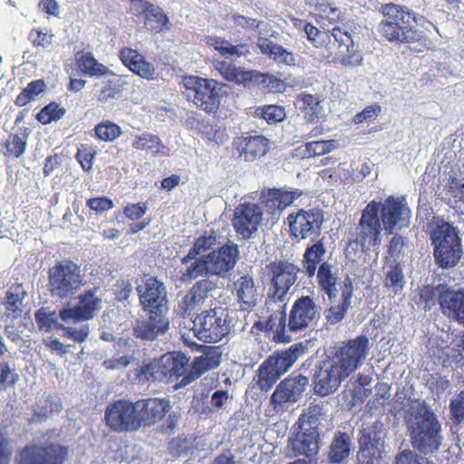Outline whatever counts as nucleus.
Segmentation results:
<instances>
[{
	"label": "nucleus",
	"mask_w": 464,
	"mask_h": 464,
	"mask_svg": "<svg viewBox=\"0 0 464 464\" xmlns=\"http://www.w3.org/2000/svg\"><path fill=\"white\" fill-rule=\"evenodd\" d=\"M370 348L369 339L363 335L343 343L332 356L316 366L313 382L315 393L324 397L334 392L362 365Z\"/></svg>",
	"instance_id": "obj_1"
},
{
	"label": "nucleus",
	"mask_w": 464,
	"mask_h": 464,
	"mask_svg": "<svg viewBox=\"0 0 464 464\" xmlns=\"http://www.w3.org/2000/svg\"><path fill=\"white\" fill-rule=\"evenodd\" d=\"M408 422L411 440L414 449L424 455L437 451L441 443V426L435 414L424 404L410 408Z\"/></svg>",
	"instance_id": "obj_2"
},
{
	"label": "nucleus",
	"mask_w": 464,
	"mask_h": 464,
	"mask_svg": "<svg viewBox=\"0 0 464 464\" xmlns=\"http://www.w3.org/2000/svg\"><path fill=\"white\" fill-rule=\"evenodd\" d=\"M271 271L274 292L266 300V305L267 311L272 310L273 314L269 316L267 324L270 329L278 331L285 327V300L290 287L297 279L298 268L294 264L279 261L272 264Z\"/></svg>",
	"instance_id": "obj_3"
},
{
	"label": "nucleus",
	"mask_w": 464,
	"mask_h": 464,
	"mask_svg": "<svg viewBox=\"0 0 464 464\" xmlns=\"http://www.w3.org/2000/svg\"><path fill=\"white\" fill-rule=\"evenodd\" d=\"M427 230L434 246L436 263L442 268L455 266L462 255L460 240L455 228L448 222L433 216Z\"/></svg>",
	"instance_id": "obj_4"
},
{
	"label": "nucleus",
	"mask_w": 464,
	"mask_h": 464,
	"mask_svg": "<svg viewBox=\"0 0 464 464\" xmlns=\"http://www.w3.org/2000/svg\"><path fill=\"white\" fill-rule=\"evenodd\" d=\"M231 327L227 311L223 307H215L198 314L193 320V327L188 334H182V339L187 345H194L195 342L190 339L192 333L193 336L204 343H218L229 334Z\"/></svg>",
	"instance_id": "obj_5"
},
{
	"label": "nucleus",
	"mask_w": 464,
	"mask_h": 464,
	"mask_svg": "<svg viewBox=\"0 0 464 464\" xmlns=\"http://www.w3.org/2000/svg\"><path fill=\"white\" fill-rule=\"evenodd\" d=\"M83 285L84 276L80 266L72 261H62L49 269L48 288L54 298H69Z\"/></svg>",
	"instance_id": "obj_6"
},
{
	"label": "nucleus",
	"mask_w": 464,
	"mask_h": 464,
	"mask_svg": "<svg viewBox=\"0 0 464 464\" xmlns=\"http://www.w3.org/2000/svg\"><path fill=\"white\" fill-rule=\"evenodd\" d=\"M185 88L184 95L188 101L206 111H213L219 104V97L224 92L225 84L212 79L201 78L195 75H186L182 78Z\"/></svg>",
	"instance_id": "obj_7"
},
{
	"label": "nucleus",
	"mask_w": 464,
	"mask_h": 464,
	"mask_svg": "<svg viewBox=\"0 0 464 464\" xmlns=\"http://www.w3.org/2000/svg\"><path fill=\"white\" fill-rule=\"evenodd\" d=\"M380 203L374 200L362 210L356 227V238L348 244V248L360 245L365 251L381 245L382 220L379 217ZM349 251V249H347Z\"/></svg>",
	"instance_id": "obj_8"
},
{
	"label": "nucleus",
	"mask_w": 464,
	"mask_h": 464,
	"mask_svg": "<svg viewBox=\"0 0 464 464\" xmlns=\"http://www.w3.org/2000/svg\"><path fill=\"white\" fill-rule=\"evenodd\" d=\"M319 419L315 414H303L298 420V430L290 439L289 447L294 456H314L320 448Z\"/></svg>",
	"instance_id": "obj_9"
},
{
	"label": "nucleus",
	"mask_w": 464,
	"mask_h": 464,
	"mask_svg": "<svg viewBox=\"0 0 464 464\" xmlns=\"http://www.w3.org/2000/svg\"><path fill=\"white\" fill-rule=\"evenodd\" d=\"M379 217L384 231L392 234L410 226L411 211L405 198L389 197L380 203Z\"/></svg>",
	"instance_id": "obj_10"
},
{
	"label": "nucleus",
	"mask_w": 464,
	"mask_h": 464,
	"mask_svg": "<svg viewBox=\"0 0 464 464\" xmlns=\"http://www.w3.org/2000/svg\"><path fill=\"white\" fill-rule=\"evenodd\" d=\"M76 305H66L60 310V319L65 324H78L92 320L101 310L102 299L97 290H88L78 296Z\"/></svg>",
	"instance_id": "obj_11"
},
{
	"label": "nucleus",
	"mask_w": 464,
	"mask_h": 464,
	"mask_svg": "<svg viewBox=\"0 0 464 464\" xmlns=\"http://www.w3.org/2000/svg\"><path fill=\"white\" fill-rule=\"evenodd\" d=\"M136 402L119 400L105 411V420L115 431H133L140 428Z\"/></svg>",
	"instance_id": "obj_12"
},
{
	"label": "nucleus",
	"mask_w": 464,
	"mask_h": 464,
	"mask_svg": "<svg viewBox=\"0 0 464 464\" xmlns=\"http://www.w3.org/2000/svg\"><path fill=\"white\" fill-rule=\"evenodd\" d=\"M308 383L309 379L302 374L283 380L270 399L274 409L277 411L287 410L290 405L300 400Z\"/></svg>",
	"instance_id": "obj_13"
},
{
	"label": "nucleus",
	"mask_w": 464,
	"mask_h": 464,
	"mask_svg": "<svg viewBox=\"0 0 464 464\" xmlns=\"http://www.w3.org/2000/svg\"><path fill=\"white\" fill-rule=\"evenodd\" d=\"M137 292L144 311L148 313H167V291L161 282L154 277L144 278L137 285Z\"/></svg>",
	"instance_id": "obj_14"
},
{
	"label": "nucleus",
	"mask_w": 464,
	"mask_h": 464,
	"mask_svg": "<svg viewBox=\"0 0 464 464\" xmlns=\"http://www.w3.org/2000/svg\"><path fill=\"white\" fill-rule=\"evenodd\" d=\"M291 235L295 238L317 237L321 234L324 215L321 210H300L287 218Z\"/></svg>",
	"instance_id": "obj_15"
},
{
	"label": "nucleus",
	"mask_w": 464,
	"mask_h": 464,
	"mask_svg": "<svg viewBox=\"0 0 464 464\" xmlns=\"http://www.w3.org/2000/svg\"><path fill=\"white\" fill-rule=\"evenodd\" d=\"M239 257L237 245H225L205 256L210 276L226 278L235 268Z\"/></svg>",
	"instance_id": "obj_16"
},
{
	"label": "nucleus",
	"mask_w": 464,
	"mask_h": 464,
	"mask_svg": "<svg viewBox=\"0 0 464 464\" xmlns=\"http://www.w3.org/2000/svg\"><path fill=\"white\" fill-rule=\"evenodd\" d=\"M262 218L263 211L258 205L254 203L241 204L235 210L233 226L242 238H250L257 231Z\"/></svg>",
	"instance_id": "obj_17"
},
{
	"label": "nucleus",
	"mask_w": 464,
	"mask_h": 464,
	"mask_svg": "<svg viewBox=\"0 0 464 464\" xmlns=\"http://www.w3.org/2000/svg\"><path fill=\"white\" fill-rule=\"evenodd\" d=\"M67 449L60 445L25 448L20 455V464H63Z\"/></svg>",
	"instance_id": "obj_18"
},
{
	"label": "nucleus",
	"mask_w": 464,
	"mask_h": 464,
	"mask_svg": "<svg viewBox=\"0 0 464 464\" xmlns=\"http://www.w3.org/2000/svg\"><path fill=\"white\" fill-rule=\"evenodd\" d=\"M417 24H401L382 19L377 26L378 33L391 43L412 44L422 38V32L417 30Z\"/></svg>",
	"instance_id": "obj_19"
},
{
	"label": "nucleus",
	"mask_w": 464,
	"mask_h": 464,
	"mask_svg": "<svg viewBox=\"0 0 464 464\" xmlns=\"http://www.w3.org/2000/svg\"><path fill=\"white\" fill-rule=\"evenodd\" d=\"M221 362V352L218 348H208L203 354L196 357L192 363L188 364V373L175 385L176 388L185 387L204 372L217 368Z\"/></svg>",
	"instance_id": "obj_20"
},
{
	"label": "nucleus",
	"mask_w": 464,
	"mask_h": 464,
	"mask_svg": "<svg viewBox=\"0 0 464 464\" xmlns=\"http://www.w3.org/2000/svg\"><path fill=\"white\" fill-rule=\"evenodd\" d=\"M319 314L317 305L309 296L298 298L289 314L287 326L290 331L297 332L307 328Z\"/></svg>",
	"instance_id": "obj_21"
},
{
	"label": "nucleus",
	"mask_w": 464,
	"mask_h": 464,
	"mask_svg": "<svg viewBox=\"0 0 464 464\" xmlns=\"http://www.w3.org/2000/svg\"><path fill=\"white\" fill-rule=\"evenodd\" d=\"M149 317L136 321L134 335L144 341H153L165 334L169 326L166 314L148 313Z\"/></svg>",
	"instance_id": "obj_22"
},
{
	"label": "nucleus",
	"mask_w": 464,
	"mask_h": 464,
	"mask_svg": "<svg viewBox=\"0 0 464 464\" xmlns=\"http://www.w3.org/2000/svg\"><path fill=\"white\" fill-rule=\"evenodd\" d=\"M189 359L182 353H167L160 357V367L163 373V382L179 381L188 373Z\"/></svg>",
	"instance_id": "obj_23"
},
{
	"label": "nucleus",
	"mask_w": 464,
	"mask_h": 464,
	"mask_svg": "<svg viewBox=\"0 0 464 464\" xmlns=\"http://www.w3.org/2000/svg\"><path fill=\"white\" fill-rule=\"evenodd\" d=\"M136 407L140 427L150 426L160 421L170 408L168 400L160 398L137 401Z\"/></svg>",
	"instance_id": "obj_24"
},
{
	"label": "nucleus",
	"mask_w": 464,
	"mask_h": 464,
	"mask_svg": "<svg viewBox=\"0 0 464 464\" xmlns=\"http://www.w3.org/2000/svg\"><path fill=\"white\" fill-rule=\"evenodd\" d=\"M215 288V284L208 279L197 282L182 298L179 304L180 309L188 314L198 310L210 297V292Z\"/></svg>",
	"instance_id": "obj_25"
},
{
	"label": "nucleus",
	"mask_w": 464,
	"mask_h": 464,
	"mask_svg": "<svg viewBox=\"0 0 464 464\" xmlns=\"http://www.w3.org/2000/svg\"><path fill=\"white\" fill-rule=\"evenodd\" d=\"M233 143L246 161H252L266 155L270 149L269 140L259 135L237 137Z\"/></svg>",
	"instance_id": "obj_26"
},
{
	"label": "nucleus",
	"mask_w": 464,
	"mask_h": 464,
	"mask_svg": "<svg viewBox=\"0 0 464 464\" xmlns=\"http://www.w3.org/2000/svg\"><path fill=\"white\" fill-rule=\"evenodd\" d=\"M299 196L300 193L297 190L286 191L273 188L263 194V203L266 211L276 218H278L281 212L290 206Z\"/></svg>",
	"instance_id": "obj_27"
},
{
	"label": "nucleus",
	"mask_w": 464,
	"mask_h": 464,
	"mask_svg": "<svg viewBox=\"0 0 464 464\" xmlns=\"http://www.w3.org/2000/svg\"><path fill=\"white\" fill-rule=\"evenodd\" d=\"M120 57L125 66L142 79L151 81L156 78L155 67L147 62L144 56L136 50L123 48L120 53Z\"/></svg>",
	"instance_id": "obj_28"
},
{
	"label": "nucleus",
	"mask_w": 464,
	"mask_h": 464,
	"mask_svg": "<svg viewBox=\"0 0 464 464\" xmlns=\"http://www.w3.org/2000/svg\"><path fill=\"white\" fill-rule=\"evenodd\" d=\"M273 35L274 33L271 34H265L263 28L259 31L256 45L258 46L262 54L269 56L277 63H283L289 66L295 65V57L294 53L287 51L283 46L272 42L268 36Z\"/></svg>",
	"instance_id": "obj_29"
},
{
	"label": "nucleus",
	"mask_w": 464,
	"mask_h": 464,
	"mask_svg": "<svg viewBox=\"0 0 464 464\" xmlns=\"http://www.w3.org/2000/svg\"><path fill=\"white\" fill-rule=\"evenodd\" d=\"M306 352V346L299 343L291 345L286 350L277 351L269 355L266 359L282 376L301 356H304Z\"/></svg>",
	"instance_id": "obj_30"
},
{
	"label": "nucleus",
	"mask_w": 464,
	"mask_h": 464,
	"mask_svg": "<svg viewBox=\"0 0 464 464\" xmlns=\"http://www.w3.org/2000/svg\"><path fill=\"white\" fill-rule=\"evenodd\" d=\"M180 280L190 283L199 276H210L205 256H198L188 252L182 259L179 268Z\"/></svg>",
	"instance_id": "obj_31"
},
{
	"label": "nucleus",
	"mask_w": 464,
	"mask_h": 464,
	"mask_svg": "<svg viewBox=\"0 0 464 464\" xmlns=\"http://www.w3.org/2000/svg\"><path fill=\"white\" fill-rule=\"evenodd\" d=\"M439 303L445 314L464 324V291L447 290L440 294Z\"/></svg>",
	"instance_id": "obj_32"
},
{
	"label": "nucleus",
	"mask_w": 464,
	"mask_h": 464,
	"mask_svg": "<svg viewBox=\"0 0 464 464\" xmlns=\"http://www.w3.org/2000/svg\"><path fill=\"white\" fill-rule=\"evenodd\" d=\"M235 290L242 310L249 311L256 305L258 295L251 276L245 275L240 276L235 282Z\"/></svg>",
	"instance_id": "obj_33"
},
{
	"label": "nucleus",
	"mask_w": 464,
	"mask_h": 464,
	"mask_svg": "<svg viewBox=\"0 0 464 464\" xmlns=\"http://www.w3.org/2000/svg\"><path fill=\"white\" fill-rule=\"evenodd\" d=\"M204 438H175L169 443V453L175 458L196 456L207 450Z\"/></svg>",
	"instance_id": "obj_34"
},
{
	"label": "nucleus",
	"mask_w": 464,
	"mask_h": 464,
	"mask_svg": "<svg viewBox=\"0 0 464 464\" xmlns=\"http://www.w3.org/2000/svg\"><path fill=\"white\" fill-rule=\"evenodd\" d=\"M381 12L382 19L401 24H419L422 19V16L418 15L409 7L395 4H386L382 5Z\"/></svg>",
	"instance_id": "obj_35"
},
{
	"label": "nucleus",
	"mask_w": 464,
	"mask_h": 464,
	"mask_svg": "<svg viewBox=\"0 0 464 464\" xmlns=\"http://www.w3.org/2000/svg\"><path fill=\"white\" fill-rule=\"evenodd\" d=\"M384 286L392 294L398 295L404 286L402 267L396 259L387 258L384 266Z\"/></svg>",
	"instance_id": "obj_36"
},
{
	"label": "nucleus",
	"mask_w": 464,
	"mask_h": 464,
	"mask_svg": "<svg viewBox=\"0 0 464 464\" xmlns=\"http://www.w3.org/2000/svg\"><path fill=\"white\" fill-rule=\"evenodd\" d=\"M307 5L317 13V16L323 23L334 24L343 19L341 9L334 6L327 0H307Z\"/></svg>",
	"instance_id": "obj_37"
},
{
	"label": "nucleus",
	"mask_w": 464,
	"mask_h": 464,
	"mask_svg": "<svg viewBox=\"0 0 464 464\" xmlns=\"http://www.w3.org/2000/svg\"><path fill=\"white\" fill-rule=\"evenodd\" d=\"M280 377L281 374L272 366L269 361L266 359L259 365L253 381L260 391L267 392Z\"/></svg>",
	"instance_id": "obj_38"
},
{
	"label": "nucleus",
	"mask_w": 464,
	"mask_h": 464,
	"mask_svg": "<svg viewBox=\"0 0 464 464\" xmlns=\"http://www.w3.org/2000/svg\"><path fill=\"white\" fill-rule=\"evenodd\" d=\"M300 103V110L304 112V119L313 122L324 116V110L317 97L308 93H302L298 98Z\"/></svg>",
	"instance_id": "obj_39"
},
{
	"label": "nucleus",
	"mask_w": 464,
	"mask_h": 464,
	"mask_svg": "<svg viewBox=\"0 0 464 464\" xmlns=\"http://www.w3.org/2000/svg\"><path fill=\"white\" fill-rule=\"evenodd\" d=\"M352 296V288L345 285V288L342 292V303L332 304L327 310H325V319L330 324H336L341 322L350 306V299Z\"/></svg>",
	"instance_id": "obj_40"
},
{
	"label": "nucleus",
	"mask_w": 464,
	"mask_h": 464,
	"mask_svg": "<svg viewBox=\"0 0 464 464\" xmlns=\"http://www.w3.org/2000/svg\"><path fill=\"white\" fill-rule=\"evenodd\" d=\"M125 85H127L126 81L116 75L103 79L101 82L99 100L102 102H107L111 99L119 98Z\"/></svg>",
	"instance_id": "obj_41"
},
{
	"label": "nucleus",
	"mask_w": 464,
	"mask_h": 464,
	"mask_svg": "<svg viewBox=\"0 0 464 464\" xmlns=\"http://www.w3.org/2000/svg\"><path fill=\"white\" fill-rule=\"evenodd\" d=\"M324 254L325 248L322 240H319L313 246L306 248L304 255V268L305 274L309 277H312L315 275L317 264L322 260Z\"/></svg>",
	"instance_id": "obj_42"
},
{
	"label": "nucleus",
	"mask_w": 464,
	"mask_h": 464,
	"mask_svg": "<svg viewBox=\"0 0 464 464\" xmlns=\"http://www.w3.org/2000/svg\"><path fill=\"white\" fill-rule=\"evenodd\" d=\"M333 266L327 263H323L317 271V278L324 291L330 299L337 296L336 276L332 271Z\"/></svg>",
	"instance_id": "obj_43"
},
{
	"label": "nucleus",
	"mask_w": 464,
	"mask_h": 464,
	"mask_svg": "<svg viewBox=\"0 0 464 464\" xmlns=\"http://www.w3.org/2000/svg\"><path fill=\"white\" fill-rule=\"evenodd\" d=\"M77 63L80 70L90 76H101L107 72V67L99 63L90 53H78Z\"/></svg>",
	"instance_id": "obj_44"
},
{
	"label": "nucleus",
	"mask_w": 464,
	"mask_h": 464,
	"mask_svg": "<svg viewBox=\"0 0 464 464\" xmlns=\"http://www.w3.org/2000/svg\"><path fill=\"white\" fill-rule=\"evenodd\" d=\"M58 329L63 330V336L70 339L74 343H83L90 334V328L88 324L83 322L78 324H65L58 325Z\"/></svg>",
	"instance_id": "obj_45"
},
{
	"label": "nucleus",
	"mask_w": 464,
	"mask_h": 464,
	"mask_svg": "<svg viewBox=\"0 0 464 464\" xmlns=\"http://www.w3.org/2000/svg\"><path fill=\"white\" fill-rule=\"evenodd\" d=\"M34 317L39 330L44 333H49L53 327L58 328V325L62 324L58 322L60 313L57 314L56 311L48 307L40 308L36 311Z\"/></svg>",
	"instance_id": "obj_46"
},
{
	"label": "nucleus",
	"mask_w": 464,
	"mask_h": 464,
	"mask_svg": "<svg viewBox=\"0 0 464 464\" xmlns=\"http://www.w3.org/2000/svg\"><path fill=\"white\" fill-rule=\"evenodd\" d=\"M350 437L343 433L336 437L332 442L329 457L332 462L339 463L347 458L351 449Z\"/></svg>",
	"instance_id": "obj_47"
},
{
	"label": "nucleus",
	"mask_w": 464,
	"mask_h": 464,
	"mask_svg": "<svg viewBox=\"0 0 464 464\" xmlns=\"http://www.w3.org/2000/svg\"><path fill=\"white\" fill-rule=\"evenodd\" d=\"M446 199L455 208H464V182L461 179L453 178L449 181Z\"/></svg>",
	"instance_id": "obj_48"
},
{
	"label": "nucleus",
	"mask_w": 464,
	"mask_h": 464,
	"mask_svg": "<svg viewBox=\"0 0 464 464\" xmlns=\"http://www.w3.org/2000/svg\"><path fill=\"white\" fill-rule=\"evenodd\" d=\"M208 44L224 55L241 56L248 53L246 45H232L227 40L219 37H210Z\"/></svg>",
	"instance_id": "obj_49"
},
{
	"label": "nucleus",
	"mask_w": 464,
	"mask_h": 464,
	"mask_svg": "<svg viewBox=\"0 0 464 464\" xmlns=\"http://www.w3.org/2000/svg\"><path fill=\"white\" fill-rule=\"evenodd\" d=\"M95 137L102 141H113L121 134V127L111 121H102L93 130Z\"/></svg>",
	"instance_id": "obj_50"
},
{
	"label": "nucleus",
	"mask_w": 464,
	"mask_h": 464,
	"mask_svg": "<svg viewBox=\"0 0 464 464\" xmlns=\"http://www.w3.org/2000/svg\"><path fill=\"white\" fill-rule=\"evenodd\" d=\"M44 88L45 83L44 81H33L16 97L15 104L20 107L26 105L31 101L34 100L41 92H43Z\"/></svg>",
	"instance_id": "obj_51"
},
{
	"label": "nucleus",
	"mask_w": 464,
	"mask_h": 464,
	"mask_svg": "<svg viewBox=\"0 0 464 464\" xmlns=\"http://www.w3.org/2000/svg\"><path fill=\"white\" fill-rule=\"evenodd\" d=\"M133 146L138 150H150L153 154L162 153L164 150V145L161 143L160 139L150 133H142L138 136Z\"/></svg>",
	"instance_id": "obj_52"
},
{
	"label": "nucleus",
	"mask_w": 464,
	"mask_h": 464,
	"mask_svg": "<svg viewBox=\"0 0 464 464\" xmlns=\"http://www.w3.org/2000/svg\"><path fill=\"white\" fill-rule=\"evenodd\" d=\"M256 115L266 121L268 124H275L284 121L286 117L285 108L277 105H267L256 110Z\"/></svg>",
	"instance_id": "obj_53"
},
{
	"label": "nucleus",
	"mask_w": 464,
	"mask_h": 464,
	"mask_svg": "<svg viewBox=\"0 0 464 464\" xmlns=\"http://www.w3.org/2000/svg\"><path fill=\"white\" fill-rule=\"evenodd\" d=\"M65 113L66 110L64 108L60 107L55 102H51L37 113L36 118L42 124H48L62 119Z\"/></svg>",
	"instance_id": "obj_54"
},
{
	"label": "nucleus",
	"mask_w": 464,
	"mask_h": 464,
	"mask_svg": "<svg viewBox=\"0 0 464 464\" xmlns=\"http://www.w3.org/2000/svg\"><path fill=\"white\" fill-rule=\"evenodd\" d=\"M214 66L219 74L227 81L240 82L242 79H245L240 69L237 68L229 62L217 60L214 63Z\"/></svg>",
	"instance_id": "obj_55"
},
{
	"label": "nucleus",
	"mask_w": 464,
	"mask_h": 464,
	"mask_svg": "<svg viewBox=\"0 0 464 464\" xmlns=\"http://www.w3.org/2000/svg\"><path fill=\"white\" fill-rule=\"evenodd\" d=\"M160 364V358L153 360L152 362L144 364L138 373V378L140 381L143 382H163V373H161V369L158 365Z\"/></svg>",
	"instance_id": "obj_56"
},
{
	"label": "nucleus",
	"mask_w": 464,
	"mask_h": 464,
	"mask_svg": "<svg viewBox=\"0 0 464 464\" xmlns=\"http://www.w3.org/2000/svg\"><path fill=\"white\" fill-rule=\"evenodd\" d=\"M147 24L152 30L161 31L163 28H169V18L163 13L162 9L154 5L150 7V12L146 16Z\"/></svg>",
	"instance_id": "obj_57"
},
{
	"label": "nucleus",
	"mask_w": 464,
	"mask_h": 464,
	"mask_svg": "<svg viewBox=\"0 0 464 464\" xmlns=\"http://www.w3.org/2000/svg\"><path fill=\"white\" fill-rule=\"evenodd\" d=\"M337 148V141L334 140H316L305 145L307 157L320 156L331 152Z\"/></svg>",
	"instance_id": "obj_58"
},
{
	"label": "nucleus",
	"mask_w": 464,
	"mask_h": 464,
	"mask_svg": "<svg viewBox=\"0 0 464 464\" xmlns=\"http://www.w3.org/2000/svg\"><path fill=\"white\" fill-rule=\"evenodd\" d=\"M54 34L51 30L33 29L30 31L28 39L34 46H40L44 49H50L53 45Z\"/></svg>",
	"instance_id": "obj_59"
},
{
	"label": "nucleus",
	"mask_w": 464,
	"mask_h": 464,
	"mask_svg": "<svg viewBox=\"0 0 464 464\" xmlns=\"http://www.w3.org/2000/svg\"><path fill=\"white\" fill-rule=\"evenodd\" d=\"M24 296L25 292L21 287V285H14L10 287V289L6 292V309L13 312L20 310Z\"/></svg>",
	"instance_id": "obj_60"
},
{
	"label": "nucleus",
	"mask_w": 464,
	"mask_h": 464,
	"mask_svg": "<svg viewBox=\"0 0 464 464\" xmlns=\"http://www.w3.org/2000/svg\"><path fill=\"white\" fill-rule=\"evenodd\" d=\"M217 245V238L214 236L198 237L193 246L189 249L190 255L198 256H207L208 251L214 250L213 247Z\"/></svg>",
	"instance_id": "obj_61"
},
{
	"label": "nucleus",
	"mask_w": 464,
	"mask_h": 464,
	"mask_svg": "<svg viewBox=\"0 0 464 464\" xmlns=\"http://www.w3.org/2000/svg\"><path fill=\"white\" fill-rule=\"evenodd\" d=\"M380 435L372 426L364 427L361 430L359 443L361 448L367 450L370 447L377 448L380 444Z\"/></svg>",
	"instance_id": "obj_62"
},
{
	"label": "nucleus",
	"mask_w": 464,
	"mask_h": 464,
	"mask_svg": "<svg viewBox=\"0 0 464 464\" xmlns=\"http://www.w3.org/2000/svg\"><path fill=\"white\" fill-rule=\"evenodd\" d=\"M227 20L233 22L236 26L249 31L259 29L262 24L260 21L255 18L245 16L237 13L229 14Z\"/></svg>",
	"instance_id": "obj_63"
},
{
	"label": "nucleus",
	"mask_w": 464,
	"mask_h": 464,
	"mask_svg": "<svg viewBox=\"0 0 464 464\" xmlns=\"http://www.w3.org/2000/svg\"><path fill=\"white\" fill-rule=\"evenodd\" d=\"M450 410L454 422L460 423L464 420V391L451 401Z\"/></svg>",
	"instance_id": "obj_64"
}]
</instances>
